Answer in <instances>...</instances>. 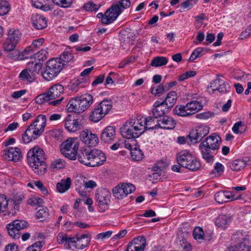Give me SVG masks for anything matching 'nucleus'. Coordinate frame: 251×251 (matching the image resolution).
I'll use <instances>...</instances> for the list:
<instances>
[{
    "instance_id": "1",
    "label": "nucleus",
    "mask_w": 251,
    "mask_h": 251,
    "mask_svg": "<svg viewBox=\"0 0 251 251\" xmlns=\"http://www.w3.org/2000/svg\"><path fill=\"white\" fill-rule=\"evenodd\" d=\"M28 164L34 172L38 175H44L47 171V164L45 162V153L38 146L30 149L27 154Z\"/></svg>"
},
{
    "instance_id": "2",
    "label": "nucleus",
    "mask_w": 251,
    "mask_h": 251,
    "mask_svg": "<svg viewBox=\"0 0 251 251\" xmlns=\"http://www.w3.org/2000/svg\"><path fill=\"white\" fill-rule=\"evenodd\" d=\"M220 137L216 134L208 136L199 146L202 158L208 163L214 161L215 151L219 148L221 143Z\"/></svg>"
},
{
    "instance_id": "3",
    "label": "nucleus",
    "mask_w": 251,
    "mask_h": 251,
    "mask_svg": "<svg viewBox=\"0 0 251 251\" xmlns=\"http://www.w3.org/2000/svg\"><path fill=\"white\" fill-rule=\"evenodd\" d=\"M143 123L141 118H134L128 120L120 128L121 135L128 139L138 138L145 131Z\"/></svg>"
},
{
    "instance_id": "4",
    "label": "nucleus",
    "mask_w": 251,
    "mask_h": 251,
    "mask_svg": "<svg viewBox=\"0 0 251 251\" xmlns=\"http://www.w3.org/2000/svg\"><path fill=\"white\" fill-rule=\"evenodd\" d=\"M47 118L45 115H38L35 121L28 127L23 136L25 143H28L38 138L44 132L46 125Z\"/></svg>"
},
{
    "instance_id": "5",
    "label": "nucleus",
    "mask_w": 251,
    "mask_h": 251,
    "mask_svg": "<svg viewBox=\"0 0 251 251\" xmlns=\"http://www.w3.org/2000/svg\"><path fill=\"white\" fill-rule=\"evenodd\" d=\"M93 102V96L89 94H85L71 99L67 105V110L70 112L81 113L87 109Z\"/></svg>"
},
{
    "instance_id": "6",
    "label": "nucleus",
    "mask_w": 251,
    "mask_h": 251,
    "mask_svg": "<svg viewBox=\"0 0 251 251\" xmlns=\"http://www.w3.org/2000/svg\"><path fill=\"white\" fill-rule=\"evenodd\" d=\"M176 160L181 167L191 171H196L199 170L201 166V162L186 151H182L177 153Z\"/></svg>"
},
{
    "instance_id": "7",
    "label": "nucleus",
    "mask_w": 251,
    "mask_h": 251,
    "mask_svg": "<svg viewBox=\"0 0 251 251\" xmlns=\"http://www.w3.org/2000/svg\"><path fill=\"white\" fill-rule=\"evenodd\" d=\"M63 68V65L58 58L51 59L46 63V68L42 73L45 80L50 81L55 78Z\"/></svg>"
},
{
    "instance_id": "8",
    "label": "nucleus",
    "mask_w": 251,
    "mask_h": 251,
    "mask_svg": "<svg viewBox=\"0 0 251 251\" xmlns=\"http://www.w3.org/2000/svg\"><path fill=\"white\" fill-rule=\"evenodd\" d=\"M203 105L200 101L191 100L185 105H177L174 109V113L179 116H189L201 110Z\"/></svg>"
},
{
    "instance_id": "9",
    "label": "nucleus",
    "mask_w": 251,
    "mask_h": 251,
    "mask_svg": "<svg viewBox=\"0 0 251 251\" xmlns=\"http://www.w3.org/2000/svg\"><path fill=\"white\" fill-rule=\"evenodd\" d=\"M79 144L76 138H70L63 142L60 146L62 154L71 160L76 159Z\"/></svg>"
},
{
    "instance_id": "10",
    "label": "nucleus",
    "mask_w": 251,
    "mask_h": 251,
    "mask_svg": "<svg viewBox=\"0 0 251 251\" xmlns=\"http://www.w3.org/2000/svg\"><path fill=\"white\" fill-rule=\"evenodd\" d=\"M111 193L105 189H98L95 193V200L101 212H104L109 208Z\"/></svg>"
},
{
    "instance_id": "11",
    "label": "nucleus",
    "mask_w": 251,
    "mask_h": 251,
    "mask_svg": "<svg viewBox=\"0 0 251 251\" xmlns=\"http://www.w3.org/2000/svg\"><path fill=\"white\" fill-rule=\"evenodd\" d=\"M135 190V186L131 183H123L117 185L113 189L114 196L118 199H122L128 194Z\"/></svg>"
},
{
    "instance_id": "12",
    "label": "nucleus",
    "mask_w": 251,
    "mask_h": 251,
    "mask_svg": "<svg viewBox=\"0 0 251 251\" xmlns=\"http://www.w3.org/2000/svg\"><path fill=\"white\" fill-rule=\"evenodd\" d=\"M209 132V127L206 126L201 125L195 127L190 132L188 138L191 142L197 143L207 135Z\"/></svg>"
},
{
    "instance_id": "13",
    "label": "nucleus",
    "mask_w": 251,
    "mask_h": 251,
    "mask_svg": "<svg viewBox=\"0 0 251 251\" xmlns=\"http://www.w3.org/2000/svg\"><path fill=\"white\" fill-rule=\"evenodd\" d=\"M89 156H90V161L88 163V166L89 167H94L100 166L106 160V157L104 153L97 149L91 150V153H90Z\"/></svg>"
},
{
    "instance_id": "14",
    "label": "nucleus",
    "mask_w": 251,
    "mask_h": 251,
    "mask_svg": "<svg viewBox=\"0 0 251 251\" xmlns=\"http://www.w3.org/2000/svg\"><path fill=\"white\" fill-rule=\"evenodd\" d=\"M80 139L84 144L89 147L95 146L99 143L97 135L89 130H83L80 134Z\"/></svg>"
},
{
    "instance_id": "15",
    "label": "nucleus",
    "mask_w": 251,
    "mask_h": 251,
    "mask_svg": "<svg viewBox=\"0 0 251 251\" xmlns=\"http://www.w3.org/2000/svg\"><path fill=\"white\" fill-rule=\"evenodd\" d=\"M146 240L144 237H138L132 240L128 245L126 251H144Z\"/></svg>"
},
{
    "instance_id": "16",
    "label": "nucleus",
    "mask_w": 251,
    "mask_h": 251,
    "mask_svg": "<svg viewBox=\"0 0 251 251\" xmlns=\"http://www.w3.org/2000/svg\"><path fill=\"white\" fill-rule=\"evenodd\" d=\"M122 10L119 5H113L105 12V17L103 18L104 24H109L113 22L121 14Z\"/></svg>"
},
{
    "instance_id": "17",
    "label": "nucleus",
    "mask_w": 251,
    "mask_h": 251,
    "mask_svg": "<svg viewBox=\"0 0 251 251\" xmlns=\"http://www.w3.org/2000/svg\"><path fill=\"white\" fill-rule=\"evenodd\" d=\"M4 158L11 161L17 162L21 160L22 155L21 150L18 148H7L4 150Z\"/></svg>"
},
{
    "instance_id": "18",
    "label": "nucleus",
    "mask_w": 251,
    "mask_h": 251,
    "mask_svg": "<svg viewBox=\"0 0 251 251\" xmlns=\"http://www.w3.org/2000/svg\"><path fill=\"white\" fill-rule=\"evenodd\" d=\"M215 201L219 203H224L236 200L233 192L227 191H219L215 195Z\"/></svg>"
},
{
    "instance_id": "19",
    "label": "nucleus",
    "mask_w": 251,
    "mask_h": 251,
    "mask_svg": "<svg viewBox=\"0 0 251 251\" xmlns=\"http://www.w3.org/2000/svg\"><path fill=\"white\" fill-rule=\"evenodd\" d=\"M155 126H158V127L165 129H172L175 128L176 122L170 117L163 116L156 120Z\"/></svg>"
},
{
    "instance_id": "20",
    "label": "nucleus",
    "mask_w": 251,
    "mask_h": 251,
    "mask_svg": "<svg viewBox=\"0 0 251 251\" xmlns=\"http://www.w3.org/2000/svg\"><path fill=\"white\" fill-rule=\"evenodd\" d=\"M169 109L167 108L164 102L156 101L153 104V108L152 109L153 117L156 119L160 118L168 111Z\"/></svg>"
},
{
    "instance_id": "21",
    "label": "nucleus",
    "mask_w": 251,
    "mask_h": 251,
    "mask_svg": "<svg viewBox=\"0 0 251 251\" xmlns=\"http://www.w3.org/2000/svg\"><path fill=\"white\" fill-rule=\"evenodd\" d=\"M31 20L33 26L38 30L44 29L47 26V20L43 15L38 14H33Z\"/></svg>"
},
{
    "instance_id": "22",
    "label": "nucleus",
    "mask_w": 251,
    "mask_h": 251,
    "mask_svg": "<svg viewBox=\"0 0 251 251\" xmlns=\"http://www.w3.org/2000/svg\"><path fill=\"white\" fill-rule=\"evenodd\" d=\"M115 128L113 126H108L105 127L102 131L100 139L104 143L111 142L115 138Z\"/></svg>"
},
{
    "instance_id": "23",
    "label": "nucleus",
    "mask_w": 251,
    "mask_h": 251,
    "mask_svg": "<svg viewBox=\"0 0 251 251\" xmlns=\"http://www.w3.org/2000/svg\"><path fill=\"white\" fill-rule=\"evenodd\" d=\"M65 127L68 131L75 132L80 129L81 124L77 120L74 119L71 115H68L65 120Z\"/></svg>"
},
{
    "instance_id": "24",
    "label": "nucleus",
    "mask_w": 251,
    "mask_h": 251,
    "mask_svg": "<svg viewBox=\"0 0 251 251\" xmlns=\"http://www.w3.org/2000/svg\"><path fill=\"white\" fill-rule=\"evenodd\" d=\"M64 100L63 97H61V98L57 100H55L53 101H50V98L49 97V95L47 93L41 94L38 96H37L35 98V102L37 103L41 104L44 103L45 102H48L49 105H53L54 106H58L61 104L62 100Z\"/></svg>"
},
{
    "instance_id": "25",
    "label": "nucleus",
    "mask_w": 251,
    "mask_h": 251,
    "mask_svg": "<svg viewBox=\"0 0 251 251\" xmlns=\"http://www.w3.org/2000/svg\"><path fill=\"white\" fill-rule=\"evenodd\" d=\"M232 220V216L227 214L219 215L215 220L216 226L222 229L226 228Z\"/></svg>"
},
{
    "instance_id": "26",
    "label": "nucleus",
    "mask_w": 251,
    "mask_h": 251,
    "mask_svg": "<svg viewBox=\"0 0 251 251\" xmlns=\"http://www.w3.org/2000/svg\"><path fill=\"white\" fill-rule=\"evenodd\" d=\"M63 92V86L60 84H56L51 87L47 93L51 100L59 97Z\"/></svg>"
},
{
    "instance_id": "27",
    "label": "nucleus",
    "mask_w": 251,
    "mask_h": 251,
    "mask_svg": "<svg viewBox=\"0 0 251 251\" xmlns=\"http://www.w3.org/2000/svg\"><path fill=\"white\" fill-rule=\"evenodd\" d=\"M72 184V180L70 177H67L66 179H62L60 182L56 184L57 190L61 193L66 192L70 188Z\"/></svg>"
},
{
    "instance_id": "28",
    "label": "nucleus",
    "mask_w": 251,
    "mask_h": 251,
    "mask_svg": "<svg viewBox=\"0 0 251 251\" xmlns=\"http://www.w3.org/2000/svg\"><path fill=\"white\" fill-rule=\"evenodd\" d=\"M44 42V39L42 38L34 40L32 44L25 50L24 55L25 54H29L34 52L36 49L42 46Z\"/></svg>"
},
{
    "instance_id": "29",
    "label": "nucleus",
    "mask_w": 251,
    "mask_h": 251,
    "mask_svg": "<svg viewBox=\"0 0 251 251\" xmlns=\"http://www.w3.org/2000/svg\"><path fill=\"white\" fill-rule=\"evenodd\" d=\"M176 93L175 91H171L168 94L165 100L161 102H164V104L167 106V108L170 109L172 108L176 103Z\"/></svg>"
},
{
    "instance_id": "30",
    "label": "nucleus",
    "mask_w": 251,
    "mask_h": 251,
    "mask_svg": "<svg viewBox=\"0 0 251 251\" xmlns=\"http://www.w3.org/2000/svg\"><path fill=\"white\" fill-rule=\"evenodd\" d=\"M90 153L91 150L87 149L81 150L80 152L77 155L78 159L79 162L87 166H88L89 162L90 161Z\"/></svg>"
},
{
    "instance_id": "31",
    "label": "nucleus",
    "mask_w": 251,
    "mask_h": 251,
    "mask_svg": "<svg viewBox=\"0 0 251 251\" xmlns=\"http://www.w3.org/2000/svg\"><path fill=\"white\" fill-rule=\"evenodd\" d=\"M90 242V238L89 235L86 234H82L77 238V241H76L75 248L82 250L86 247Z\"/></svg>"
},
{
    "instance_id": "32",
    "label": "nucleus",
    "mask_w": 251,
    "mask_h": 251,
    "mask_svg": "<svg viewBox=\"0 0 251 251\" xmlns=\"http://www.w3.org/2000/svg\"><path fill=\"white\" fill-rule=\"evenodd\" d=\"M27 69L35 76L39 74L42 68V63L39 62L31 61L27 64Z\"/></svg>"
},
{
    "instance_id": "33",
    "label": "nucleus",
    "mask_w": 251,
    "mask_h": 251,
    "mask_svg": "<svg viewBox=\"0 0 251 251\" xmlns=\"http://www.w3.org/2000/svg\"><path fill=\"white\" fill-rule=\"evenodd\" d=\"M105 116L104 113L97 105L92 111L89 118L90 121L96 123L101 120Z\"/></svg>"
},
{
    "instance_id": "34",
    "label": "nucleus",
    "mask_w": 251,
    "mask_h": 251,
    "mask_svg": "<svg viewBox=\"0 0 251 251\" xmlns=\"http://www.w3.org/2000/svg\"><path fill=\"white\" fill-rule=\"evenodd\" d=\"M142 119L143 121V126L145 127V131L147 129H153L157 128L158 126L156 124V120L154 117H149L145 119Z\"/></svg>"
},
{
    "instance_id": "35",
    "label": "nucleus",
    "mask_w": 251,
    "mask_h": 251,
    "mask_svg": "<svg viewBox=\"0 0 251 251\" xmlns=\"http://www.w3.org/2000/svg\"><path fill=\"white\" fill-rule=\"evenodd\" d=\"M74 55L72 53V51L70 50H65L63 53L60 55L59 58V61L61 62L62 64L64 65L65 64L69 63L73 61Z\"/></svg>"
},
{
    "instance_id": "36",
    "label": "nucleus",
    "mask_w": 251,
    "mask_h": 251,
    "mask_svg": "<svg viewBox=\"0 0 251 251\" xmlns=\"http://www.w3.org/2000/svg\"><path fill=\"white\" fill-rule=\"evenodd\" d=\"M21 35V33L19 30L10 28L8 31L7 39L8 41L14 42L17 44L20 40Z\"/></svg>"
},
{
    "instance_id": "37",
    "label": "nucleus",
    "mask_w": 251,
    "mask_h": 251,
    "mask_svg": "<svg viewBox=\"0 0 251 251\" xmlns=\"http://www.w3.org/2000/svg\"><path fill=\"white\" fill-rule=\"evenodd\" d=\"M97 106L103 113L106 115L112 107V101L110 100H104L101 101Z\"/></svg>"
},
{
    "instance_id": "38",
    "label": "nucleus",
    "mask_w": 251,
    "mask_h": 251,
    "mask_svg": "<svg viewBox=\"0 0 251 251\" xmlns=\"http://www.w3.org/2000/svg\"><path fill=\"white\" fill-rule=\"evenodd\" d=\"M249 161L243 159H237L232 162L229 167L233 171H238L243 169Z\"/></svg>"
},
{
    "instance_id": "39",
    "label": "nucleus",
    "mask_w": 251,
    "mask_h": 251,
    "mask_svg": "<svg viewBox=\"0 0 251 251\" xmlns=\"http://www.w3.org/2000/svg\"><path fill=\"white\" fill-rule=\"evenodd\" d=\"M32 5L36 8H39L44 11L50 10V7L47 3L48 0H31Z\"/></svg>"
},
{
    "instance_id": "40",
    "label": "nucleus",
    "mask_w": 251,
    "mask_h": 251,
    "mask_svg": "<svg viewBox=\"0 0 251 251\" xmlns=\"http://www.w3.org/2000/svg\"><path fill=\"white\" fill-rule=\"evenodd\" d=\"M188 234L187 232H179L177 234V239L183 248L187 249V251L191 249L190 244L187 242Z\"/></svg>"
},
{
    "instance_id": "41",
    "label": "nucleus",
    "mask_w": 251,
    "mask_h": 251,
    "mask_svg": "<svg viewBox=\"0 0 251 251\" xmlns=\"http://www.w3.org/2000/svg\"><path fill=\"white\" fill-rule=\"evenodd\" d=\"M247 242L241 243L238 246H231L228 248L227 251H251V246Z\"/></svg>"
},
{
    "instance_id": "42",
    "label": "nucleus",
    "mask_w": 251,
    "mask_h": 251,
    "mask_svg": "<svg viewBox=\"0 0 251 251\" xmlns=\"http://www.w3.org/2000/svg\"><path fill=\"white\" fill-rule=\"evenodd\" d=\"M35 77L34 75L29 72L27 68L23 70L19 75V78L22 80L30 82L34 80Z\"/></svg>"
},
{
    "instance_id": "43",
    "label": "nucleus",
    "mask_w": 251,
    "mask_h": 251,
    "mask_svg": "<svg viewBox=\"0 0 251 251\" xmlns=\"http://www.w3.org/2000/svg\"><path fill=\"white\" fill-rule=\"evenodd\" d=\"M168 62L167 58L164 56H157L152 60L151 65L153 67H158L166 65Z\"/></svg>"
},
{
    "instance_id": "44",
    "label": "nucleus",
    "mask_w": 251,
    "mask_h": 251,
    "mask_svg": "<svg viewBox=\"0 0 251 251\" xmlns=\"http://www.w3.org/2000/svg\"><path fill=\"white\" fill-rule=\"evenodd\" d=\"M7 231L9 235L14 239H19L20 234L18 229L11 222L7 225Z\"/></svg>"
},
{
    "instance_id": "45",
    "label": "nucleus",
    "mask_w": 251,
    "mask_h": 251,
    "mask_svg": "<svg viewBox=\"0 0 251 251\" xmlns=\"http://www.w3.org/2000/svg\"><path fill=\"white\" fill-rule=\"evenodd\" d=\"M207 49L206 48H198L196 49L192 53L189 60L193 61L197 58L202 56L204 54V52H206Z\"/></svg>"
},
{
    "instance_id": "46",
    "label": "nucleus",
    "mask_w": 251,
    "mask_h": 251,
    "mask_svg": "<svg viewBox=\"0 0 251 251\" xmlns=\"http://www.w3.org/2000/svg\"><path fill=\"white\" fill-rule=\"evenodd\" d=\"M8 211V201L4 195L0 194V213Z\"/></svg>"
},
{
    "instance_id": "47",
    "label": "nucleus",
    "mask_w": 251,
    "mask_h": 251,
    "mask_svg": "<svg viewBox=\"0 0 251 251\" xmlns=\"http://www.w3.org/2000/svg\"><path fill=\"white\" fill-rule=\"evenodd\" d=\"M221 78L217 76L216 79H214L207 86V91L210 94H213L214 93L215 91L218 90L221 81Z\"/></svg>"
},
{
    "instance_id": "48",
    "label": "nucleus",
    "mask_w": 251,
    "mask_h": 251,
    "mask_svg": "<svg viewBox=\"0 0 251 251\" xmlns=\"http://www.w3.org/2000/svg\"><path fill=\"white\" fill-rule=\"evenodd\" d=\"M130 154L132 158L136 161L141 160L144 156L143 151L138 147H134L131 150Z\"/></svg>"
},
{
    "instance_id": "49",
    "label": "nucleus",
    "mask_w": 251,
    "mask_h": 251,
    "mask_svg": "<svg viewBox=\"0 0 251 251\" xmlns=\"http://www.w3.org/2000/svg\"><path fill=\"white\" fill-rule=\"evenodd\" d=\"M10 8V5L8 1L5 0H0V16L7 14Z\"/></svg>"
},
{
    "instance_id": "50",
    "label": "nucleus",
    "mask_w": 251,
    "mask_h": 251,
    "mask_svg": "<svg viewBox=\"0 0 251 251\" xmlns=\"http://www.w3.org/2000/svg\"><path fill=\"white\" fill-rule=\"evenodd\" d=\"M17 43L8 41L7 39L3 44V50L6 52H10L16 48Z\"/></svg>"
},
{
    "instance_id": "51",
    "label": "nucleus",
    "mask_w": 251,
    "mask_h": 251,
    "mask_svg": "<svg viewBox=\"0 0 251 251\" xmlns=\"http://www.w3.org/2000/svg\"><path fill=\"white\" fill-rule=\"evenodd\" d=\"M48 52L45 50H41L34 54V58L37 60L38 62L44 61L47 58Z\"/></svg>"
},
{
    "instance_id": "52",
    "label": "nucleus",
    "mask_w": 251,
    "mask_h": 251,
    "mask_svg": "<svg viewBox=\"0 0 251 251\" xmlns=\"http://www.w3.org/2000/svg\"><path fill=\"white\" fill-rule=\"evenodd\" d=\"M224 167L223 165L219 162H217L214 169L210 173V175H215V176H220L224 172Z\"/></svg>"
},
{
    "instance_id": "53",
    "label": "nucleus",
    "mask_w": 251,
    "mask_h": 251,
    "mask_svg": "<svg viewBox=\"0 0 251 251\" xmlns=\"http://www.w3.org/2000/svg\"><path fill=\"white\" fill-rule=\"evenodd\" d=\"M52 1L55 4L63 8L70 7L73 3V0H52Z\"/></svg>"
},
{
    "instance_id": "54",
    "label": "nucleus",
    "mask_w": 251,
    "mask_h": 251,
    "mask_svg": "<svg viewBox=\"0 0 251 251\" xmlns=\"http://www.w3.org/2000/svg\"><path fill=\"white\" fill-rule=\"evenodd\" d=\"M204 234L202 228L200 227H196L193 230V235L196 240L203 239Z\"/></svg>"
},
{
    "instance_id": "55",
    "label": "nucleus",
    "mask_w": 251,
    "mask_h": 251,
    "mask_svg": "<svg viewBox=\"0 0 251 251\" xmlns=\"http://www.w3.org/2000/svg\"><path fill=\"white\" fill-rule=\"evenodd\" d=\"M36 212V216L38 219L46 218L49 216L48 209L47 207H41Z\"/></svg>"
},
{
    "instance_id": "56",
    "label": "nucleus",
    "mask_w": 251,
    "mask_h": 251,
    "mask_svg": "<svg viewBox=\"0 0 251 251\" xmlns=\"http://www.w3.org/2000/svg\"><path fill=\"white\" fill-rule=\"evenodd\" d=\"M244 125L241 121L236 123L233 126L232 131L235 134L242 133L244 131Z\"/></svg>"
},
{
    "instance_id": "57",
    "label": "nucleus",
    "mask_w": 251,
    "mask_h": 251,
    "mask_svg": "<svg viewBox=\"0 0 251 251\" xmlns=\"http://www.w3.org/2000/svg\"><path fill=\"white\" fill-rule=\"evenodd\" d=\"M100 7L99 4H96L92 1H89L83 5V8L86 11H97Z\"/></svg>"
},
{
    "instance_id": "58",
    "label": "nucleus",
    "mask_w": 251,
    "mask_h": 251,
    "mask_svg": "<svg viewBox=\"0 0 251 251\" xmlns=\"http://www.w3.org/2000/svg\"><path fill=\"white\" fill-rule=\"evenodd\" d=\"M65 162L62 159H57L52 162L51 167L52 168L60 169L65 167Z\"/></svg>"
},
{
    "instance_id": "59",
    "label": "nucleus",
    "mask_w": 251,
    "mask_h": 251,
    "mask_svg": "<svg viewBox=\"0 0 251 251\" xmlns=\"http://www.w3.org/2000/svg\"><path fill=\"white\" fill-rule=\"evenodd\" d=\"M229 88L228 83L221 79L218 91L220 93H225L228 91Z\"/></svg>"
},
{
    "instance_id": "60",
    "label": "nucleus",
    "mask_w": 251,
    "mask_h": 251,
    "mask_svg": "<svg viewBox=\"0 0 251 251\" xmlns=\"http://www.w3.org/2000/svg\"><path fill=\"white\" fill-rule=\"evenodd\" d=\"M13 225L17 228L19 231L20 230L24 229L27 226V223L25 221L21 220H15L13 222H11Z\"/></svg>"
},
{
    "instance_id": "61",
    "label": "nucleus",
    "mask_w": 251,
    "mask_h": 251,
    "mask_svg": "<svg viewBox=\"0 0 251 251\" xmlns=\"http://www.w3.org/2000/svg\"><path fill=\"white\" fill-rule=\"evenodd\" d=\"M167 166V164L166 162L163 160H159L155 164L153 169L155 171H162Z\"/></svg>"
},
{
    "instance_id": "62",
    "label": "nucleus",
    "mask_w": 251,
    "mask_h": 251,
    "mask_svg": "<svg viewBox=\"0 0 251 251\" xmlns=\"http://www.w3.org/2000/svg\"><path fill=\"white\" fill-rule=\"evenodd\" d=\"M43 200L37 197H33L29 199L27 201V203L29 205L32 206L39 205V207H40V205L43 203Z\"/></svg>"
},
{
    "instance_id": "63",
    "label": "nucleus",
    "mask_w": 251,
    "mask_h": 251,
    "mask_svg": "<svg viewBox=\"0 0 251 251\" xmlns=\"http://www.w3.org/2000/svg\"><path fill=\"white\" fill-rule=\"evenodd\" d=\"M8 52L9 53L8 55V57L12 60H18L22 59V57H20V53L19 50H16L15 49Z\"/></svg>"
},
{
    "instance_id": "64",
    "label": "nucleus",
    "mask_w": 251,
    "mask_h": 251,
    "mask_svg": "<svg viewBox=\"0 0 251 251\" xmlns=\"http://www.w3.org/2000/svg\"><path fill=\"white\" fill-rule=\"evenodd\" d=\"M34 184L40 190L42 194L45 195L48 194L49 193L47 189L44 186L41 181L38 180L34 181Z\"/></svg>"
}]
</instances>
